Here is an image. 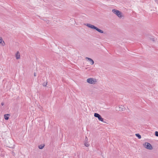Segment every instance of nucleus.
<instances>
[{
	"mask_svg": "<svg viewBox=\"0 0 158 158\" xmlns=\"http://www.w3.org/2000/svg\"><path fill=\"white\" fill-rule=\"evenodd\" d=\"M86 82L88 84L93 85H96L98 83V80L93 77L88 78L86 80Z\"/></svg>",
	"mask_w": 158,
	"mask_h": 158,
	"instance_id": "nucleus-1",
	"label": "nucleus"
},
{
	"mask_svg": "<svg viewBox=\"0 0 158 158\" xmlns=\"http://www.w3.org/2000/svg\"><path fill=\"white\" fill-rule=\"evenodd\" d=\"M112 12L120 19H123L124 18V16L123 13L118 10L115 9H113Z\"/></svg>",
	"mask_w": 158,
	"mask_h": 158,
	"instance_id": "nucleus-2",
	"label": "nucleus"
},
{
	"mask_svg": "<svg viewBox=\"0 0 158 158\" xmlns=\"http://www.w3.org/2000/svg\"><path fill=\"white\" fill-rule=\"evenodd\" d=\"M85 25L87 27H88L91 29H94L96 30L97 31H98V32H99V33H104V31L102 30H101V29L98 28L97 27L95 26H94L91 24H90L89 23H87L85 24Z\"/></svg>",
	"mask_w": 158,
	"mask_h": 158,
	"instance_id": "nucleus-3",
	"label": "nucleus"
},
{
	"mask_svg": "<svg viewBox=\"0 0 158 158\" xmlns=\"http://www.w3.org/2000/svg\"><path fill=\"white\" fill-rule=\"evenodd\" d=\"M115 109L116 111L123 112L125 110L126 108L124 105H120L115 106Z\"/></svg>",
	"mask_w": 158,
	"mask_h": 158,
	"instance_id": "nucleus-4",
	"label": "nucleus"
},
{
	"mask_svg": "<svg viewBox=\"0 0 158 158\" xmlns=\"http://www.w3.org/2000/svg\"><path fill=\"white\" fill-rule=\"evenodd\" d=\"M85 60L90 65H93L94 64V61L91 58L88 57H86L85 58Z\"/></svg>",
	"mask_w": 158,
	"mask_h": 158,
	"instance_id": "nucleus-5",
	"label": "nucleus"
},
{
	"mask_svg": "<svg viewBox=\"0 0 158 158\" xmlns=\"http://www.w3.org/2000/svg\"><path fill=\"white\" fill-rule=\"evenodd\" d=\"M144 147L148 149L151 150L152 149V147L151 144L148 142H146L144 144H143Z\"/></svg>",
	"mask_w": 158,
	"mask_h": 158,
	"instance_id": "nucleus-6",
	"label": "nucleus"
},
{
	"mask_svg": "<svg viewBox=\"0 0 158 158\" xmlns=\"http://www.w3.org/2000/svg\"><path fill=\"white\" fill-rule=\"evenodd\" d=\"M6 43L3 40L2 37L0 35V46H4L5 45Z\"/></svg>",
	"mask_w": 158,
	"mask_h": 158,
	"instance_id": "nucleus-7",
	"label": "nucleus"
},
{
	"mask_svg": "<svg viewBox=\"0 0 158 158\" xmlns=\"http://www.w3.org/2000/svg\"><path fill=\"white\" fill-rule=\"evenodd\" d=\"M15 57L16 60H19L21 58V55L19 52L17 51L15 55Z\"/></svg>",
	"mask_w": 158,
	"mask_h": 158,
	"instance_id": "nucleus-8",
	"label": "nucleus"
},
{
	"mask_svg": "<svg viewBox=\"0 0 158 158\" xmlns=\"http://www.w3.org/2000/svg\"><path fill=\"white\" fill-rule=\"evenodd\" d=\"M94 116L95 118H102V117L101 115L97 113H95L94 114Z\"/></svg>",
	"mask_w": 158,
	"mask_h": 158,
	"instance_id": "nucleus-9",
	"label": "nucleus"
},
{
	"mask_svg": "<svg viewBox=\"0 0 158 158\" xmlns=\"http://www.w3.org/2000/svg\"><path fill=\"white\" fill-rule=\"evenodd\" d=\"M5 118H12L10 114H6L4 115Z\"/></svg>",
	"mask_w": 158,
	"mask_h": 158,
	"instance_id": "nucleus-10",
	"label": "nucleus"
},
{
	"mask_svg": "<svg viewBox=\"0 0 158 158\" xmlns=\"http://www.w3.org/2000/svg\"><path fill=\"white\" fill-rule=\"evenodd\" d=\"M48 84V82L47 80L44 81L42 84V85L44 87H46Z\"/></svg>",
	"mask_w": 158,
	"mask_h": 158,
	"instance_id": "nucleus-11",
	"label": "nucleus"
},
{
	"mask_svg": "<svg viewBox=\"0 0 158 158\" xmlns=\"http://www.w3.org/2000/svg\"><path fill=\"white\" fill-rule=\"evenodd\" d=\"M98 120L102 122H103L104 123H108V122L106 120V119H98Z\"/></svg>",
	"mask_w": 158,
	"mask_h": 158,
	"instance_id": "nucleus-12",
	"label": "nucleus"
},
{
	"mask_svg": "<svg viewBox=\"0 0 158 158\" xmlns=\"http://www.w3.org/2000/svg\"><path fill=\"white\" fill-rule=\"evenodd\" d=\"M150 40L152 41L156 42L157 40V39L155 38H151Z\"/></svg>",
	"mask_w": 158,
	"mask_h": 158,
	"instance_id": "nucleus-13",
	"label": "nucleus"
},
{
	"mask_svg": "<svg viewBox=\"0 0 158 158\" xmlns=\"http://www.w3.org/2000/svg\"><path fill=\"white\" fill-rule=\"evenodd\" d=\"M44 145H40L39 146L38 148L40 149H42L44 147Z\"/></svg>",
	"mask_w": 158,
	"mask_h": 158,
	"instance_id": "nucleus-14",
	"label": "nucleus"
},
{
	"mask_svg": "<svg viewBox=\"0 0 158 158\" xmlns=\"http://www.w3.org/2000/svg\"><path fill=\"white\" fill-rule=\"evenodd\" d=\"M84 145L86 147H88L89 146L88 142H84Z\"/></svg>",
	"mask_w": 158,
	"mask_h": 158,
	"instance_id": "nucleus-15",
	"label": "nucleus"
},
{
	"mask_svg": "<svg viewBox=\"0 0 158 158\" xmlns=\"http://www.w3.org/2000/svg\"><path fill=\"white\" fill-rule=\"evenodd\" d=\"M135 135L138 138V139H140L141 138V136L139 134H136Z\"/></svg>",
	"mask_w": 158,
	"mask_h": 158,
	"instance_id": "nucleus-16",
	"label": "nucleus"
},
{
	"mask_svg": "<svg viewBox=\"0 0 158 158\" xmlns=\"http://www.w3.org/2000/svg\"><path fill=\"white\" fill-rule=\"evenodd\" d=\"M30 109L31 111H34L35 110V109L33 107L30 108Z\"/></svg>",
	"mask_w": 158,
	"mask_h": 158,
	"instance_id": "nucleus-17",
	"label": "nucleus"
},
{
	"mask_svg": "<svg viewBox=\"0 0 158 158\" xmlns=\"http://www.w3.org/2000/svg\"><path fill=\"white\" fill-rule=\"evenodd\" d=\"M88 139L87 136H85V142H88Z\"/></svg>",
	"mask_w": 158,
	"mask_h": 158,
	"instance_id": "nucleus-18",
	"label": "nucleus"
},
{
	"mask_svg": "<svg viewBox=\"0 0 158 158\" xmlns=\"http://www.w3.org/2000/svg\"><path fill=\"white\" fill-rule=\"evenodd\" d=\"M155 135L156 136L158 137V131H155Z\"/></svg>",
	"mask_w": 158,
	"mask_h": 158,
	"instance_id": "nucleus-19",
	"label": "nucleus"
},
{
	"mask_svg": "<svg viewBox=\"0 0 158 158\" xmlns=\"http://www.w3.org/2000/svg\"><path fill=\"white\" fill-rule=\"evenodd\" d=\"M1 105L2 106H3L4 105V103L3 102H2L1 103Z\"/></svg>",
	"mask_w": 158,
	"mask_h": 158,
	"instance_id": "nucleus-20",
	"label": "nucleus"
},
{
	"mask_svg": "<svg viewBox=\"0 0 158 158\" xmlns=\"http://www.w3.org/2000/svg\"><path fill=\"white\" fill-rule=\"evenodd\" d=\"M36 73H34V76H36Z\"/></svg>",
	"mask_w": 158,
	"mask_h": 158,
	"instance_id": "nucleus-21",
	"label": "nucleus"
},
{
	"mask_svg": "<svg viewBox=\"0 0 158 158\" xmlns=\"http://www.w3.org/2000/svg\"><path fill=\"white\" fill-rule=\"evenodd\" d=\"M6 120H8V119H5Z\"/></svg>",
	"mask_w": 158,
	"mask_h": 158,
	"instance_id": "nucleus-22",
	"label": "nucleus"
}]
</instances>
